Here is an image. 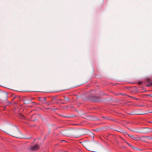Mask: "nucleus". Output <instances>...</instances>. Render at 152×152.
Wrapping results in <instances>:
<instances>
[{"mask_svg":"<svg viewBox=\"0 0 152 152\" xmlns=\"http://www.w3.org/2000/svg\"><path fill=\"white\" fill-rule=\"evenodd\" d=\"M7 105H6L5 106H4L3 107V108H4V110L6 108V107Z\"/></svg>","mask_w":152,"mask_h":152,"instance_id":"obj_11","label":"nucleus"},{"mask_svg":"<svg viewBox=\"0 0 152 152\" xmlns=\"http://www.w3.org/2000/svg\"><path fill=\"white\" fill-rule=\"evenodd\" d=\"M7 105H10L11 104V102L10 101L8 102H7Z\"/></svg>","mask_w":152,"mask_h":152,"instance_id":"obj_8","label":"nucleus"},{"mask_svg":"<svg viewBox=\"0 0 152 152\" xmlns=\"http://www.w3.org/2000/svg\"><path fill=\"white\" fill-rule=\"evenodd\" d=\"M62 142H66V141L64 140H62L61 141Z\"/></svg>","mask_w":152,"mask_h":152,"instance_id":"obj_15","label":"nucleus"},{"mask_svg":"<svg viewBox=\"0 0 152 152\" xmlns=\"http://www.w3.org/2000/svg\"><path fill=\"white\" fill-rule=\"evenodd\" d=\"M146 82L149 84L146 85L147 86L149 87L152 86V81L151 80L149 79H147L146 80Z\"/></svg>","mask_w":152,"mask_h":152,"instance_id":"obj_5","label":"nucleus"},{"mask_svg":"<svg viewBox=\"0 0 152 152\" xmlns=\"http://www.w3.org/2000/svg\"><path fill=\"white\" fill-rule=\"evenodd\" d=\"M128 135L132 139L135 140L136 141H137L138 140L137 138L134 136L129 134Z\"/></svg>","mask_w":152,"mask_h":152,"instance_id":"obj_6","label":"nucleus"},{"mask_svg":"<svg viewBox=\"0 0 152 152\" xmlns=\"http://www.w3.org/2000/svg\"><path fill=\"white\" fill-rule=\"evenodd\" d=\"M127 96H129V97H131V98H132L134 99H137V98H135V97H132V96H129V95H128Z\"/></svg>","mask_w":152,"mask_h":152,"instance_id":"obj_10","label":"nucleus"},{"mask_svg":"<svg viewBox=\"0 0 152 152\" xmlns=\"http://www.w3.org/2000/svg\"><path fill=\"white\" fill-rule=\"evenodd\" d=\"M5 94H7V93L6 92L0 90V97L3 96Z\"/></svg>","mask_w":152,"mask_h":152,"instance_id":"obj_7","label":"nucleus"},{"mask_svg":"<svg viewBox=\"0 0 152 152\" xmlns=\"http://www.w3.org/2000/svg\"><path fill=\"white\" fill-rule=\"evenodd\" d=\"M18 117L20 119H26L25 116L21 113H19L18 114Z\"/></svg>","mask_w":152,"mask_h":152,"instance_id":"obj_4","label":"nucleus"},{"mask_svg":"<svg viewBox=\"0 0 152 152\" xmlns=\"http://www.w3.org/2000/svg\"><path fill=\"white\" fill-rule=\"evenodd\" d=\"M126 143H127V144L128 145H129V146H130V147H132V145H130L129 143H127V142Z\"/></svg>","mask_w":152,"mask_h":152,"instance_id":"obj_13","label":"nucleus"},{"mask_svg":"<svg viewBox=\"0 0 152 152\" xmlns=\"http://www.w3.org/2000/svg\"><path fill=\"white\" fill-rule=\"evenodd\" d=\"M14 96L13 97V99H15L16 98V96L15 95H14Z\"/></svg>","mask_w":152,"mask_h":152,"instance_id":"obj_14","label":"nucleus"},{"mask_svg":"<svg viewBox=\"0 0 152 152\" xmlns=\"http://www.w3.org/2000/svg\"><path fill=\"white\" fill-rule=\"evenodd\" d=\"M38 115L37 114H34L31 116V120L33 121H34L37 119Z\"/></svg>","mask_w":152,"mask_h":152,"instance_id":"obj_1","label":"nucleus"},{"mask_svg":"<svg viewBox=\"0 0 152 152\" xmlns=\"http://www.w3.org/2000/svg\"><path fill=\"white\" fill-rule=\"evenodd\" d=\"M24 98V97L23 98V99H22V100L24 101L23 103L25 104H26L27 106H28V104L29 103H31V101L28 99H25Z\"/></svg>","mask_w":152,"mask_h":152,"instance_id":"obj_3","label":"nucleus"},{"mask_svg":"<svg viewBox=\"0 0 152 152\" xmlns=\"http://www.w3.org/2000/svg\"><path fill=\"white\" fill-rule=\"evenodd\" d=\"M42 100L43 101V103H45V98H42Z\"/></svg>","mask_w":152,"mask_h":152,"instance_id":"obj_9","label":"nucleus"},{"mask_svg":"<svg viewBox=\"0 0 152 152\" xmlns=\"http://www.w3.org/2000/svg\"><path fill=\"white\" fill-rule=\"evenodd\" d=\"M38 149V145L36 144L35 145L31 147L29 149L31 151H35Z\"/></svg>","mask_w":152,"mask_h":152,"instance_id":"obj_2","label":"nucleus"},{"mask_svg":"<svg viewBox=\"0 0 152 152\" xmlns=\"http://www.w3.org/2000/svg\"><path fill=\"white\" fill-rule=\"evenodd\" d=\"M38 99H39V101H40V100H42V99H41V98L40 97H39Z\"/></svg>","mask_w":152,"mask_h":152,"instance_id":"obj_12","label":"nucleus"},{"mask_svg":"<svg viewBox=\"0 0 152 152\" xmlns=\"http://www.w3.org/2000/svg\"><path fill=\"white\" fill-rule=\"evenodd\" d=\"M10 134V135H11V134ZM12 135V136H13V135Z\"/></svg>","mask_w":152,"mask_h":152,"instance_id":"obj_16","label":"nucleus"}]
</instances>
